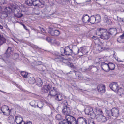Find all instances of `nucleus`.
I'll return each mask as SVG.
<instances>
[{
	"label": "nucleus",
	"mask_w": 124,
	"mask_h": 124,
	"mask_svg": "<svg viewBox=\"0 0 124 124\" xmlns=\"http://www.w3.org/2000/svg\"><path fill=\"white\" fill-rule=\"evenodd\" d=\"M100 112L101 114L96 115L91 108H87L85 110V114L90 115L91 118L93 119L96 117V120L99 122H106L107 120V118L102 114V111L101 110H100Z\"/></svg>",
	"instance_id": "nucleus-1"
},
{
	"label": "nucleus",
	"mask_w": 124,
	"mask_h": 124,
	"mask_svg": "<svg viewBox=\"0 0 124 124\" xmlns=\"http://www.w3.org/2000/svg\"><path fill=\"white\" fill-rule=\"evenodd\" d=\"M72 124H88L87 119L83 117H80L76 120L75 117H71Z\"/></svg>",
	"instance_id": "nucleus-2"
},
{
	"label": "nucleus",
	"mask_w": 124,
	"mask_h": 124,
	"mask_svg": "<svg viewBox=\"0 0 124 124\" xmlns=\"http://www.w3.org/2000/svg\"><path fill=\"white\" fill-rule=\"evenodd\" d=\"M71 110L68 106L65 105L64 106V108L62 109V112L63 114L65 115V117L66 119H67V117H70L71 118L73 116L70 115Z\"/></svg>",
	"instance_id": "nucleus-3"
},
{
	"label": "nucleus",
	"mask_w": 124,
	"mask_h": 124,
	"mask_svg": "<svg viewBox=\"0 0 124 124\" xmlns=\"http://www.w3.org/2000/svg\"><path fill=\"white\" fill-rule=\"evenodd\" d=\"M72 48L70 46L66 47L65 49L62 48V50L63 51H64V54L66 55H70L72 54L73 52L72 50Z\"/></svg>",
	"instance_id": "nucleus-4"
},
{
	"label": "nucleus",
	"mask_w": 124,
	"mask_h": 124,
	"mask_svg": "<svg viewBox=\"0 0 124 124\" xmlns=\"http://www.w3.org/2000/svg\"><path fill=\"white\" fill-rule=\"evenodd\" d=\"M12 11V9L10 7H6L5 9L4 12L2 13V16L5 18L8 17V14L11 13Z\"/></svg>",
	"instance_id": "nucleus-5"
},
{
	"label": "nucleus",
	"mask_w": 124,
	"mask_h": 124,
	"mask_svg": "<svg viewBox=\"0 0 124 124\" xmlns=\"http://www.w3.org/2000/svg\"><path fill=\"white\" fill-rule=\"evenodd\" d=\"M13 51V49L11 47H8L4 54L5 57L8 58L11 56L12 53Z\"/></svg>",
	"instance_id": "nucleus-6"
},
{
	"label": "nucleus",
	"mask_w": 124,
	"mask_h": 124,
	"mask_svg": "<svg viewBox=\"0 0 124 124\" xmlns=\"http://www.w3.org/2000/svg\"><path fill=\"white\" fill-rule=\"evenodd\" d=\"M48 33L52 36H58L60 34L59 31L57 30H54L50 28L48 31Z\"/></svg>",
	"instance_id": "nucleus-7"
},
{
	"label": "nucleus",
	"mask_w": 124,
	"mask_h": 124,
	"mask_svg": "<svg viewBox=\"0 0 124 124\" xmlns=\"http://www.w3.org/2000/svg\"><path fill=\"white\" fill-rule=\"evenodd\" d=\"M9 62V60L8 58L5 57L3 58H0V65L1 66H3L5 63H7Z\"/></svg>",
	"instance_id": "nucleus-8"
},
{
	"label": "nucleus",
	"mask_w": 124,
	"mask_h": 124,
	"mask_svg": "<svg viewBox=\"0 0 124 124\" xmlns=\"http://www.w3.org/2000/svg\"><path fill=\"white\" fill-rule=\"evenodd\" d=\"M33 5L34 6L38 7L41 8L44 6V4L39 0L33 1Z\"/></svg>",
	"instance_id": "nucleus-9"
},
{
	"label": "nucleus",
	"mask_w": 124,
	"mask_h": 124,
	"mask_svg": "<svg viewBox=\"0 0 124 124\" xmlns=\"http://www.w3.org/2000/svg\"><path fill=\"white\" fill-rule=\"evenodd\" d=\"M16 121L17 124H25V122L23 120V119L20 116H15Z\"/></svg>",
	"instance_id": "nucleus-10"
},
{
	"label": "nucleus",
	"mask_w": 124,
	"mask_h": 124,
	"mask_svg": "<svg viewBox=\"0 0 124 124\" xmlns=\"http://www.w3.org/2000/svg\"><path fill=\"white\" fill-rule=\"evenodd\" d=\"M101 67L102 69L104 71L108 72L109 71L108 70V64L104 62H102L101 65Z\"/></svg>",
	"instance_id": "nucleus-11"
},
{
	"label": "nucleus",
	"mask_w": 124,
	"mask_h": 124,
	"mask_svg": "<svg viewBox=\"0 0 124 124\" xmlns=\"http://www.w3.org/2000/svg\"><path fill=\"white\" fill-rule=\"evenodd\" d=\"M51 85L48 84L44 86L42 89V91L44 93H47L51 88Z\"/></svg>",
	"instance_id": "nucleus-12"
},
{
	"label": "nucleus",
	"mask_w": 124,
	"mask_h": 124,
	"mask_svg": "<svg viewBox=\"0 0 124 124\" xmlns=\"http://www.w3.org/2000/svg\"><path fill=\"white\" fill-rule=\"evenodd\" d=\"M110 88L113 91H116L118 90V85L116 83H111L109 85Z\"/></svg>",
	"instance_id": "nucleus-13"
},
{
	"label": "nucleus",
	"mask_w": 124,
	"mask_h": 124,
	"mask_svg": "<svg viewBox=\"0 0 124 124\" xmlns=\"http://www.w3.org/2000/svg\"><path fill=\"white\" fill-rule=\"evenodd\" d=\"M26 79L28 80V83L29 84H33L35 82L36 80L32 76L28 75Z\"/></svg>",
	"instance_id": "nucleus-14"
},
{
	"label": "nucleus",
	"mask_w": 124,
	"mask_h": 124,
	"mask_svg": "<svg viewBox=\"0 0 124 124\" xmlns=\"http://www.w3.org/2000/svg\"><path fill=\"white\" fill-rule=\"evenodd\" d=\"M66 121L64 120L59 123V124H72L71 118L70 117H66Z\"/></svg>",
	"instance_id": "nucleus-15"
},
{
	"label": "nucleus",
	"mask_w": 124,
	"mask_h": 124,
	"mask_svg": "<svg viewBox=\"0 0 124 124\" xmlns=\"http://www.w3.org/2000/svg\"><path fill=\"white\" fill-rule=\"evenodd\" d=\"M52 88L53 89L50 92V95L52 96L55 97L58 93H59V92L56 88L53 87Z\"/></svg>",
	"instance_id": "nucleus-16"
},
{
	"label": "nucleus",
	"mask_w": 124,
	"mask_h": 124,
	"mask_svg": "<svg viewBox=\"0 0 124 124\" xmlns=\"http://www.w3.org/2000/svg\"><path fill=\"white\" fill-rule=\"evenodd\" d=\"M90 18L87 14H84L83 17L82 18V20L84 23H86L90 21Z\"/></svg>",
	"instance_id": "nucleus-17"
},
{
	"label": "nucleus",
	"mask_w": 124,
	"mask_h": 124,
	"mask_svg": "<svg viewBox=\"0 0 124 124\" xmlns=\"http://www.w3.org/2000/svg\"><path fill=\"white\" fill-rule=\"evenodd\" d=\"M117 30L116 28H112L109 29L108 32L109 34L115 35L117 33Z\"/></svg>",
	"instance_id": "nucleus-18"
},
{
	"label": "nucleus",
	"mask_w": 124,
	"mask_h": 124,
	"mask_svg": "<svg viewBox=\"0 0 124 124\" xmlns=\"http://www.w3.org/2000/svg\"><path fill=\"white\" fill-rule=\"evenodd\" d=\"M113 116L117 117L119 116V111L117 108H113L112 109Z\"/></svg>",
	"instance_id": "nucleus-19"
},
{
	"label": "nucleus",
	"mask_w": 124,
	"mask_h": 124,
	"mask_svg": "<svg viewBox=\"0 0 124 124\" xmlns=\"http://www.w3.org/2000/svg\"><path fill=\"white\" fill-rule=\"evenodd\" d=\"M109 37L110 34L108 32H106L102 34L101 36V38L103 39L107 40L109 38Z\"/></svg>",
	"instance_id": "nucleus-20"
},
{
	"label": "nucleus",
	"mask_w": 124,
	"mask_h": 124,
	"mask_svg": "<svg viewBox=\"0 0 124 124\" xmlns=\"http://www.w3.org/2000/svg\"><path fill=\"white\" fill-rule=\"evenodd\" d=\"M97 89L99 92L104 93L105 91V86L101 85H99L97 87Z\"/></svg>",
	"instance_id": "nucleus-21"
},
{
	"label": "nucleus",
	"mask_w": 124,
	"mask_h": 124,
	"mask_svg": "<svg viewBox=\"0 0 124 124\" xmlns=\"http://www.w3.org/2000/svg\"><path fill=\"white\" fill-rule=\"evenodd\" d=\"M36 84L39 86H41L43 84L41 79L39 78H37L35 81Z\"/></svg>",
	"instance_id": "nucleus-22"
},
{
	"label": "nucleus",
	"mask_w": 124,
	"mask_h": 124,
	"mask_svg": "<svg viewBox=\"0 0 124 124\" xmlns=\"http://www.w3.org/2000/svg\"><path fill=\"white\" fill-rule=\"evenodd\" d=\"M55 99L57 101H59L62 100L63 98V97L61 94L58 93L55 96Z\"/></svg>",
	"instance_id": "nucleus-23"
},
{
	"label": "nucleus",
	"mask_w": 124,
	"mask_h": 124,
	"mask_svg": "<svg viewBox=\"0 0 124 124\" xmlns=\"http://www.w3.org/2000/svg\"><path fill=\"white\" fill-rule=\"evenodd\" d=\"M105 112L107 115L109 117L113 116L112 109H106Z\"/></svg>",
	"instance_id": "nucleus-24"
},
{
	"label": "nucleus",
	"mask_w": 124,
	"mask_h": 124,
	"mask_svg": "<svg viewBox=\"0 0 124 124\" xmlns=\"http://www.w3.org/2000/svg\"><path fill=\"white\" fill-rule=\"evenodd\" d=\"M90 22L92 24L94 23H96V22H97V20H96V18H95V17L94 16V15H93L91 16L90 18Z\"/></svg>",
	"instance_id": "nucleus-25"
},
{
	"label": "nucleus",
	"mask_w": 124,
	"mask_h": 124,
	"mask_svg": "<svg viewBox=\"0 0 124 124\" xmlns=\"http://www.w3.org/2000/svg\"><path fill=\"white\" fill-rule=\"evenodd\" d=\"M6 39L2 35L0 34V45H2L5 43Z\"/></svg>",
	"instance_id": "nucleus-26"
},
{
	"label": "nucleus",
	"mask_w": 124,
	"mask_h": 124,
	"mask_svg": "<svg viewBox=\"0 0 124 124\" xmlns=\"http://www.w3.org/2000/svg\"><path fill=\"white\" fill-rule=\"evenodd\" d=\"M117 41L120 43L124 42V35H123V34L117 39Z\"/></svg>",
	"instance_id": "nucleus-27"
},
{
	"label": "nucleus",
	"mask_w": 124,
	"mask_h": 124,
	"mask_svg": "<svg viewBox=\"0 0 124 124\" xmlns=\"http://www.w3.org/2000/svg\"><path fill=\"white\" fill-rule=\"evenodd\" d=\"M104 22L108 24L111 25L112 23V21L111 20L108 18L107 17H104Z\"/></svg>",
	"instance_id": "nucleus-28"
},
{
	"label": "nucleus",
	"mask_w": 124,
	"mask_h": 124,
	"mask_svg": "<svg viewBox=\"0 0 124 124\" xmlns=\"http://www.w3.org/2000/svg\"><path fill=\"white\" fill-rule=\"evenodd\" d=\"M74 73H75L76 76L78 79H80L81 78V74L79 71H73Z\"/></svg>",
	"instance_id": "nucleus-29"
},
{
	"label": "nucleus",
	"mask_w": 124,
	"mask_h": 124,
	"mask_svg": "<svg viewBox=\"0 0 124 124\" xmlns=\"http://www.w3.org/2000/svg\"><path fill=\"white\" fill-rule=\"evenodd\" d=\"M108 70H113L115 68V65L114 64L112 63H109L108 64Z\"/></svg>",
	"instance_id": "nucleus-30"
},
{
	"label": "nucleus",
	"mask_w": 124,
	"mask_h": 124,
	"mask_svg": "<svg viewBox=\"0 0 124 124\" xmlns=\"http://www.w3.org/2000/svg\"><path fill=\"white\" fill-rule=\"evenodd\" d=\"M33 1L32 0H26L25 3L28 6H32L33 5Z\"/></svg>",
	"instance_id": "nucleus-31"
},
{
	"label": "nucleus",
	"mask_w": 124,
	"mask_h": 124,
	"mask_svg": "<svg viewBox=\"0 0 124 124\" xmlns=\"http://www.w3.org/2000/svg\"><path fill=\"white\" fill-rule=\"evenodd\" d=\"M37 29L39 31V33H42V34H44V33L45 32V30L43 28H41L39 26L37 27Z\"/></svg>",
	"instance_id": "nucleus-32"
},
{
	"label": "nucleus",
	"mask_w": 124,
	"mask_h": 124,
	"mask_svg": "<svg viewBox=\"0 0 124 124\" xmlns=\"http://www.w3.org/2000/svg\"><path fill=\"white\" fill-rule=\"evenodd\" d=\"M79 52H81L83 54H85V53H87V51L83 47H81L80 49H78V53Z\"/></svg>",
	"instance_id": "nucleus-33"
},
{
	"label": "nucleus",
	"mask_w": 124,
	"mask_h": 124,
	"mask_svg": "<svg viewBox=\"0 0 124 124\" xmlns=\"http://www.w3.org/2000/svg\"><path fill=\"white\" fill-rule=\"evenodd\" d=\"M104 50L103 47H102L98 45L96 47V50L98 52L103 51Z\"/></svg>",
	"instance_id": "nucleus-34"
},
{
	"label": "nucleus",
	"mask_w": 124,
	"mask_h": 124,
	"mask_svg": "<svg viewBox=\"0 0 124 124\" xmlns=\"http://www.w3.org/2000/svg\"><path fill=\"white\" fill-rule=\"evenodd\" d=\"M4 109H5L7 111H8L9 112V110L8 107L6 105L2 107L1 108V110L4 114H5V112L3 111L4 110Z\"/></svg>",
	"instance_id": "nucleus-35"
},
{
	"label": "nucleus",
	"mask_w": 124,
	"mask_h": 124,
	"mask_svg": "<svg viewBox=\"0 0 124 124\" xmlns=\"http://www.w3.org/2000/svg\"><path fill=\"white\" fill-rule=\"evenodd\" d=\"M64 58L62 57L61 56H58L57 57L54 59V60L56 62L61 61Z\"/></svg>",
	"instance_id": "nucleus-36"
},
{
	"label": "nucleus",
	"mask_w": 124,
	"mask_h": 124,
	"mask_svg": "<svg viewBox=\"0 0 124 124\" xmlns=\"http://www.w3.org/2000/svg\"><path fill=\"white\" fill-rule=\"evenodd\" d=\"M21 75L23 76L24 78H27V76L28 75H29L25 71H22L21 72Z\"/></svg>",
	"instance_id": "nucleus-37"
},
{
	"label": "nucleus",
	"mask_w": 124,
	"mask_h": 124,
	"mask_svg": "<svg viewBox=\"0 0 124 124\" xmlns=\"http://www.w3.org/2000/svg\"><path fill=\"white\" fill-rule=\"evenodd\" d=\"M43 105V103L41 101L39 102L37 105V106L38 107L41 108H42Z\"/></svg>",
	"instance_id": "nucleus-38"
},
{
	"label": "nucleus",
	"mask_w": 124,
	"mask_h": 124,
	"mask_svg": "<svg viewBox=\"0 0 124 124\" xmlns=\"http://www.w3.org/2000/svg\"><path fill=\"white\" fill-rule=\"evenodd\" d=\"M17 13L16 14H15V16L18 18L21 17L23 16V14L20 13V12H17Z\"/></svg>",
	"instance_id": "nucleus-39"
},
{
	"label": "nucleus",
	"mask_w": 124,
	"mask_h": 124,
	"mask_svg": "<svg viewBox=\"0 0 124 124\" xmlns=\"http://www.w3.org/2000/svg\"><path fill=\"white\" fill-rule=\"evenodd\" d=\"M95 18H96V20H97V22L96 23H98V22H99L101 20V17L99 15H96Z\"/></svg>",
	"instance_id": "nucleus-40"
},
{
	"label": "nucleus",
	"mask_w": 124,
	"mask_h": 124,
	"mask_svg": "<svg viewBox=\"0 0 124 124\" xmlns=\"http://www.w3.org/2000/svg\"><path fill=\"white\" fill-rule=\"evenodd\" d=\"M19 57V55L18 54L15 53L12 56V58L14 60H16L18 59Z\"/></svg>",
	"instance_id": "nucleus-41"
},
{
	"label": "nucleus",
	"mask_w": 124,
	"mask_h": 124,
	"mask_svg": "<svg viewBox=\"0 0 124 124\" xmlns=\"http://www.w3.org/2000/svg\"><path fill=\"white\" fill-rule=\"evenodd\" d=\"M30 104L33 107H36L35 102L34 101H32L30 102Z\"/></svg>",
	"instance_id": "nucleus-42"
},
{
	"label": "nucleus",
	"mask_w": 124,
	"mask_h": 124,
	"mask_svg": "<svg viewBox=\"0 0 124 124\" xmlns=\"http://www.w3.org/2000/svg\"><path fill=\"white\" fill-rule=\"evenodd\" d=\"M100 31L101 34H103L104 32H106V30L104 28H100L99 29Z\"/></svg>",
	"instance_id": "nucleus-43"
},
{
	"label": "nucleus",
	"mask_w": 124,
	"mask_h": 124,
	"mask_svg": "<svg viewBox=\"0 0 124 124\" xmlns=\"http://www.w3.org/2000/svg\"><path fill=\"white\" fill-rule=\"evenodd\" d=\"M55 118L56 119L59 120L62 119L61 116L59 114H57Z\"/></svg>",
	"instance_id": "nucleus-44"
},
{
	"label": "nucleus",
	"mask_w": 124,
	"mask_h": 124,
	"mask_svg": "<svg viewBox=\"0 0 124 124\" xmlns=\"http://www.w3.org/2000/svg\"><path fill=\"white\" fill-rule=\"evenodd\" d=\"M100 31L99 30H97L96 32V34L97 35L100 36V37L101 38V36L102 34H101Z\"/></svg>",
	"instance_id": "nucleus-45"
},
{
	"label": "nucleus",
	"mask_w": 124,
	"mask_h": 124,
	"mask_svg": "<svg viewBox=\"0 0 124 124\" xmlns=\"http://www.w3.org/2000/svg\"><path fill=\"white\" fill-rule=\"evenodd\" d=\"M49 3L51 5H53L54 4V0H48Z\"/></svg>",
	"instance_id": "nucleus-46"
},
{
	"label": "nucleus",
	"mask_w": 124,
	"mask_h": 124,
	"mask_svg": "<svg viewBox=\"0 0 124 124\" xmlns=\"http://www.w3.org/2000/svg\"><path fill=\"white\" fill-rule=\"evenodd\" d=\"M6 0H0V3L1 4H3L6 3Z\"/></svg>",
	"instance_id": "nucleus-47"
},
{
	"label": "nucleus",
	"mask_w": 124,
	"mask_h": 124,
	"mask_svg": "<svg viewBox=\"0 0 124 124\" xmlns=\"http://www.w3.org/2000/svg\"><path fill=\"white\" fill-rule=\"evenodd\" d=\"M46 40L49 43H51L52 39L50 37H47L46 38Z\"/></svg>",
	"instance_id": "nucleus-48"
},
{
	"label": "nucleus",
	"mask_w": 124,
	"mask_h": 124,
	"mask_svg": "<svg viewBox=\"0 0 124 124\" xmlns=\"http://www.w3.org/2000/svg\"><path fill=\"white\" fill-rule=\"evenodd\" d=\"M123 89L121 88L120 89H118V90L117 91H118V92L120 93V94H121L123 93Z\"/></svg>",
	"instance_id": "nucleus-49"
},
{
	"label": "nucleus",
	"mask_w": 124,
	"mask_h": 124,
	"mask_svg": "<svg viewBox=\"0 0 124 124\" xmlns=\"http://www.w3.org/2000/svg\"><path fill=\"white\" fill-rule=\"evenodd\" d=\"M62 48H61V54H60L62 56H64V55H63V54H64V51H62Z\"/></svg>",
	"instance_id": "nucleus-50"
},
{
	"label": "nucleus",
	"mask_w": 124,
	"mask_h": 124,
	"mask_svg": "<svg viewBox=\"0 0 124 124\" xmlns=\"http://www.w3.org/2000/svg\"><path fill=\"white\" fill-rule=\"evenodd\" d=\"M117 19L120 22H123V19H122L121 18L119 17L117 18Z\"/></svg>",
	"instance_id": "nucleus-51"
},
{
	"label": "nucleus",
	"mask_w": 124,
	"mask_h": 124,
	"mask_svg": "<svg viewBox=\"0 0 124 124\" xmlns=\"http://www.w3.org/2000/svg\"><path fill=\"white\" fill-rule=\"evenodd\" d=\"M92 38L93 39H94V40H96V39H98V37H95L94 36H93V37H92Z\"/></svg>",
	"instance_id": "nucleus-52"
},
{
	"label": "nucleus",
	"mask_w": 124,
	"mask_h": 124,
	"mask_svg": "<svg viewBox=\"0 0 124 124\" xmlns=\"http://www.w3.org/2000/svg\"><path fill=\"white\" fill-rule=\"evenodd\" d=\"M32 46L33 47V48H35L36 49H37L38 48V47L37 46L35 45H33V46Z\"/></svg>",
	"instance_id": "nucleus-53"
},
{
	"label": "nucleus",
	"mask_w": 124,
	"mask_h": 124,
	"mask_svg": "<svg viewBox=\"0 0 124 124\" xmlns=\"http://www.w3.org/2000/svg\"><path fill=\"white\" fill-rule=\"evenodd\" d=\"M116 59L117 60L118 62H123V61L121 60H120V59H119L118 58H117V59Z\"/></svg>",
	"instance_id": "nucleus-54"
},
{
	"label": "nucleus",
	"mask_w": 124,
	"mask_h": 124,
	"mask_svg": "<svg viewBox=\"0 0 124 124\" xmlns=\"http://www.w3.org/2000/svg\"><path fill=\"white\" fill-rule=\"evenodd\" d=\"M25 124H32V123L30 121L27 122Z\"/></svg>",
	"instance_id": "nucleus-55"
},
{
	"label": "nucleus",
	"mask_w": 124,
	"mask_h": 124,
	"mask_svg": "<svg viewBox=\"0 0 124 124\" xmlns=\"http://www.w3.org/2000/svg\"><path fill=\"white\" fill-rule=\"evenodd\" d=\"M63 102H64V103L66 105V104H68L67 103V102L66 101V100H64L63 101Z\"/></svg>",
	"instance_id": "nucleus-56"
},
{
	"label": "nucleus",
	"mask_w": 124,
	"mask_h": 124,
	"mask_svg": "<svg viewBox=\"0 0 124 124\" xmlns=\"http://www.w3.org/2000/svg\"><path fill=\"white\" fill-rule=\"evenodd\" d=\"M0 91L2 92V93H8V94L10 93H7L5 92L4 91H2L0 90Z\"/></svg>",
	"instance_id": "nucleus-57"
},
{
	"label": "nucleus",
	"mask_w": 124,
	"mask_h": 124,
	"mask_svg": "<svg viewBox=\"0 0 124 124\" xmlns=\"http://www.w3.org/2000/svg\"><path fill=\"white\" fill-rule=\"evenodd\" d=\"M88 124H95L94 122H91L90 123H88Z\"/></svg>",
	"instance_id": "nucleus-58"
},
{
	"label": "nucleus",
	"mask_w": 124,
	"mask_h": 124,
	"mask_svg": "<svg viewBox=\"0 0 124 124\" xmlns=\"http://www.w3.org/2000/svg\"><path fill=\"white\" fill-rule=\"evenodd\" d=\"M3 28V27L0 24V29H2Z\"/></svg>",
	"instance_id": "nucleus-59"
},
{
	"label": "nucleus",
	"mask_w": 124,
	"mask_h": 124,
	"mask_svg": "<svg viewBox=\"0 0 124 124\" xmlns=\"http://www.w3.org/2000/svg\"><path fill=\"white\" fill-rule=\"evenodd\" d=\"M2 11V9L1 8V6H0V12H1Z\"/></svg>",
	"instance_id": "nucleus-60"
},
{
	"label": "nucleus",
	"mask_w": 124,
	"mask_h": 124,
	"mask_svg": "<svg viewBox=\"0 0 124 124\" xmlns=\"http://www.w3.org/2000/svg\"><path fill=\"white\" fill-rule=\"evenodd\" d=\"M24 28L26 30H27V27H26V26H25L24 27Z\"/></svg>",
	"instance_id": "nucleus-61"
},
{
	"label": "nucleus",
	"mask_w": 124,
	"mask_h": 124,
	"mask_svg": "<svg viewBox=\"0 0 124 124\" xmlns=\"http://www.w3.org/2000/svg\"><path fill=\"white\" fill-rule=\"evenodd\" d=\"M18 23H20V24H22V23L21 22H17Z\"/></svg>",
	"instance_id": "nucleus-62"
},
{
	"label": "nucleus",
	"mask_w": 124,
	"mask_h": 124,
	"mask_svg": "<svg viewBox=\"0 0 124 124\" xmlns=\"http://www.w3.org/2000/svg\"><path fill=\"white\" fill-rule=\"evenodd\" d=\"M22 25L23 26V27H24L25 26L23 24H22Z\"/></svg>",
	"instance_id": "nucleus-63"
},
{
	"label": "nucleus",
	"mask_w": 124,
	"mask_h": 124,
	"mask_svg": "<svg viewBox=\"0 0 124 124\" xmlns=\"http://www.w3.org/2000/svg\"><path fill=\"white\" fill-rule=\"evenodd\" d=\"M22 25L23 26V27H24L25 26L23 24H22Z\"/></svg>",
	"instance_id": "nucleus-64"
}]
</instances>
